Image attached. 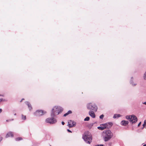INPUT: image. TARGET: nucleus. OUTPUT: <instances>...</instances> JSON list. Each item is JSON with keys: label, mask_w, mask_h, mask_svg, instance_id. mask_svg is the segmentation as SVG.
<instances>
[{"label": "nucleus", "mask_w": 146, "mask_h": 146, "mask_svg": "<svg viewBox=\"0 0 146 146\" xmlns=\"http://www.w3.org/2000/svg\"><path fill=\"white\" fill-rule=\"evenodd\" d=\"M105 127H103V126H99L97 127V128L100 130H103L105 129Z\"/></svg>", "instance_id": "16"}, {"label": "nucleus", "mask_w": 146, "mask_h": 146, "mask_svg": "<svg viewBox=\"0 0 146 146\" xmlns=\"http://www.w3.org/2000/svg\"><path fill=\"white\" fill-rule=\"evenodd\" d=\"M100 126H103V127H105V129H106V126H105V125H104V124H101L100 125Z\"/></svg>", "instance_id": "23"}, {"label": "nucleus", "mask_w": 146, "mask_h": 146, "mask_svg": "<svg viewBox=\"0 0 146 146\" xmlns=\"http://www.w3.org/2000/svg\"><path fill=\"white\" fill-rule=\"evenodd\" d=\"M15 110H13V112H14V111H15Z\"/></svg>", "instance_id": "39"}, {"label": "nucleus", "mask_w": 146, "mask_h": 146, "mask_svg": "<svg viewBox=\"0 0 146 146\" xmlns=\"http://www.w3.org/2000/svg\"><path fill=\"white\" fill-rule=\"evenodd\" d=\"M25 103L28 106L29 110H31L32 109V108L30 103L28 102H25Z\"/></svg>", "instance_id": "13"}, {"label": "nucleus", "mask_w": 146, "mask_h": 146, "mask_svg": "<svg viewBox=\"0 0 146 146\" xmlns=\"http://www.w3.org/2000/svg\"><path fill=\"white\" fill-rule=\"evenodd\" d=\"M22 140V138L21 137H18L15 139V140L16 141H19Z\"/></svg>", "instance_id": "17"}, {"label": "nucleus", "mask_w": 146, "mask_h": 146, "mask_svg": "<svg viewBox=\"0 0 146 146\" xmlns=\"http://www.w3.org/2000/svg\"><path fill=\"white\" fill-rule=\"evenodd\" d=\"M104 133H105L104 138L105 141H109L113 137V133L110 130L104 131Z\"/></svg>", "instance_id": "3"}, {"label": "nucleus", "mask_w": 146, "mask_h": 146, "mask_svg": "<svg viewBox=\"0 0 146 146\" xmlns=\"http://www.w3.org/2000/svg\"><path fill=\"white\" fill-rule=\"evenodd\" d=\"M141 122H140L139 123V124H138V127H139V126H140V125L141 124Z\"/></svg>", "instance_id": "27"}, {"label": "nucleus", "mask_w": 146, "mask_h": 146, "mask_svg": "<svg viewBox=\"0 0 146 146\" xmlns=\"http://www.w3.org/2000/svg\"><path fill=\"white\" fill-rule=\"evenodd\" d=\"M50 146H51V145H50Z\"/></svg>", "instance_id": "40"}, {"label": "nucleus", "mask_w": 146, "mask_h": 146, "mask_svg": "<svg viewBox=\"0 0 146 146\" xmlns=\"http://www.w3.org/2000/svg\"><path fill=\"white\" fill-rule=\"evenodd\" d=\"M3 139V137L0 135V141H1Z\"/></svg>", "instance_id": "28"}, {"label": "nucleus", "mask_w": 146, "mask_h": 146, "mask_svg": "<svg viewBox=\"0 0 146 146\" xmlns=\"http://www.w3.org/2000/svg\"><path fill=\"white\" fill-rule=\"evenodd\" d=\"M14 115H16V113H15L14 114Z\"/></svg>", "instance_id": "38"}, {"label": "nucleus", "mask_w": 146, "mask_h": 146, "mask_svg": "<svg viewBox=\"0 0 146 146\" xmlns=\"http://www.w3.org/2000/svg\"><path fill=\"white\" fill-rule=\"evenodd\" d=\"M113 124L112 122H108L104 124V125H105V126L106 127V129H109L110 128L111 126Z\"/></svg>", "instance_id": "9"}, {"label": "nucleus", "mask_w": 146, "mask_h": 146, "mask_svg": "<svg viewBox=\"0 0 146 146\" xmlns=\"http://www.w3.org/2000/svg\"><path fill=\"white\" fill-rule=\"evenodd\" d=\"M13 120H14V119H11L7 120L6 121L7 122H9V121H13Z\"/></svg>", "instance_id": "22"}, {"label": "nucleus", "mask_w": 146, "mask_h": 146, "mask_svg": "<svg viewBox=\"0 0 146 146\" xmlns=\"http://www.w3.org/2000/svg\"><path fill=\"white\" fill-rule=\"evenodd\" d=\"M126 118L127 119L129 120L130 122L132 123H135L137 121V117L134 115L126 116Z\"/></svg>", "instance_id": "4"}, {"label": "nucleus", "mask_w": 146, "mask_h": 146, "mask_svg": "<svg viewBox=\"0 0 146 146\" xmlns=\"http://www.w3.org/2000/svg\"><path fill=\"white\" fill-rule=\"evenodd\" d=\"M87 107L88 110H92L95 112L98 109L97 106L94 104H88L87 105Z\"/></svg>", "instance_id": "5"}, {"label": "nucleus", "mask_w": 146, "mask_h": 146, "mask_svg": "<svg viewBox=\"0 0 146 146\" xmlns=\"http://www.w3.org/2000/svg\"><path fill=\"white\" fill-rule=\"evenodd\" d=\"M142 104H144L146 105V101L145 102H143Z\"/></svg>", "instance_id": "32"}, {"label": "nucleus", "mask_w": 146, "mask_h": 146, "mask_svg": "<svg viewBox=\"0 0 146 146\" xmlns=\"http://www.w3.org/2000/svg\"><path fill=\"white\" fill-rule=\"evenodd\" d=\"M46 112L42 110H38L34 113L35 115L38 116H40L46 114Z\"/></svg>", "instance_id": "6"}, {"label": "nucleus", "mask_w": 146, "mask_h": 146, "mask_svg": "<svg viewBox=\"0 0 146 146\" xmlns=\"http://www.w3.org/2000/svg\"><path fill=\"white\" fill-rule=\"evenodd\" d=\"M0 96H3L4 95H0Z\"/></svg>", "instance_id": "36"}, {"label": "nucleus", "mask_w": 146, "mask_h": 146, "mask_svg": "<svg viewBox=\"0 0 146 146\" xmlns=\"http://www.w3.org/2000/svg\"><path fill=\"white\" fill-rule=\"evenodd\" d=\"M90 119V117H87L84 119L85 121H88Z\"/></svg>", "instance_id": "20"}, {"label": "nucleus", "mask_w": 146, "mask_h": 146, "mask_svg": "<svg viewBox=\"0 0 146 146\" xmlns=\"http://www.w3.org/2000/svg\"><path fill=\"white\" fill-rule=\"evenodd\" d=\"M121 116L120 114H115L113 116V118H118Z\"/></svg>", "instance_id": "15"}, {"label": "nucleus", "mask_w": 146, "mask_h": 146, "mask_svg": "<svg viewBox=\"0 0 146 146\" xmlns=\"http://www.w3.org/2000/svg\"><path fill=\"white\" fill-rule=\"evenodd\" d=\"M67 131L69 132L72 133V131L69 129H67Z\"/></svg>", "instance_id": "26"}, {"label": "nucleus", "mask_w": 146, "mask_h": 146, "mask_svg": "<svg viewBox=\"0 0 146 146\" xmlns=\"http://www.w3.org/2000/svg\"><path fill=\"white\" fill-rule=\"evenodd\" d=\"M131 80L130 81V84L133 86H135L136 85V83H134L133 82L132 80L133 79V77H131Z\"/></svg>", "instance_id": "14"}, {"label": "nucleus", "mask_w": 146, "mask_h": 146, "mask_svg": "<svg viewBox=\"0 0 146 146\" xmlns=\"http://www.w3.org/2000/svg\"><path fill=\"white\" fill-rule=\"evenodd\" d=\"M67 113H68V114H70L71 113H72V111L71 110H69L68 111Z\"/></svg>", "instance_id": "24"}, {"label": "nucleus", "mask_w": 146, "mask_h": 146, "mask_svg": "<svg viewBox=\"0 0 146 146\" xmlns=\"http://www.w3.org/2000/svg\"><path fill=\"white\" fill-rule=\"evenodd\" d=\"M82 138L86 143L90 144L92 140V135L89 131H85L83 135Z\"/></svg>", "instance_id": "2"}, {"label": "nucleus", "mask_w": 146, "mask_h": 146, "mask_svg": "<svg viewBox=\"0 0 146 146\" xmlns=\"http://www.w3.org/2000/svg\"><path fill=\"white\" fill-rule=\"evenodd\" d=\"M95 146H103V145H96Z\"/></svg>", "instance_id": "30"}, {"label": "nucleus", "mask_w": 146, "mask_h": 146, "mask_svg": "<svg viewBox=\"0 0 146 146\" xmlns=\"http://www.w3.org/2000/svg\"><path fill=\"white\" fill-rule=\"evenodd\" d=\"M104 117V115L103 114H102L100 116V119H102Z\"/></svg>", "instance_id": "21"}, {"label": "nucleus", "mask_w": 146, "mask_h": 146, "mask_svg": "<svg viewBox=\"0 0 146 146\" xmlns=\"http://www.w3.org/2000/svg\"><path fill=\"white\" fill-rule=\"evenodd\" d=\"M2 111V110L1 109H0V113H1Z\"/></svg>", "instance_id": "33"}, {"label": "nucleus", "mask_w": 146, "mask_h": 146, "mask_svg": "<svg viewBox=\"0 0 146 146\" xmlns=\"http://www.w3.org/2000/svg\"><path fill=\"white\" fill-rule=\"evenodd\" d=\"M24 100V98L22 99L21 101H20V102H21L23 100Z\"/></svg>", "instance_id": "34"}, {"label": "nucleus", "mask_w": 146, "mask_h": 146, "mask_svg": "<svg viewBox=\"0 0 146 146\" xmlns=\"http://www.w3.org/2000/svg\"><path fill=\"white\" fill-rule=\"evenodd\" d=\"M76 123L74 121L70 120L68 122V126L69 128L74 127L76 125Z\"/></svg>", "instance_id": "8"}, {"label": "nucleus", "mask_w": 146, "mask_h": 146, "mask_svg": "<svg viewBox=\"0 0 146 146\" xmlns=\"http://www.w3.org/2000/svg\"><path fill=\"white\" fill-rule=\"evenodd\" d=\"M68 115V113L67 112V113H66L64 114V115L63 116L64 117H66V116Z\"/></svg>", "instance_id": "25"}, {"label": "nucleus", "mask_w": 146, "mask_h": 146, "mask_svg": "<svg viewBox=\"0 0 146 146\" xmlns=\"http://www.w3.org/2000/svg\"><path fill=\"white\" fill-rule=\"evenodd\" d=\"M129 122L127 121L123 120L121 121V124L123 126H126L128 124Z\"/></svg>", "instance_id": "12"}, {"label": "nucleus", "mask_w": 146, "mask_h": 146, "mask_svg": "<svg viewBox=\"0 0 146 146\" xmlns=\"http://www.w3.org/2000/svg\"><path fill=\"white\" fill-rule=\"evenodd\" d=\"M143 127L142 128L143 129L144 127L146 125V120H145L144 121V123L143 124Z\"/></svg>", "instance_id": "19"}, {"label": "nucleus", "mask_w": 146, "mask_h": 146, "mask_svg": "<svg viewBox=\"0 0 146 146\" xmlns=\"http://www.w3.org/2000/svg\"><path fill=\"white\" fill-rule=\"evenodd\" d=\"M143 146H146V144H145L143 145Z\"/></svg>", "instance_id": "37"}, {"label": "nucleus", "mask_w": 146, "mask_h": 146, "mask_svg": "<svg viewBox=\"0 0 146 146\" xmlns=\"http://www.w3.org/2000/svg\"><path fill=\"white\" fill-rule=\"evenodd\" d=\"M54 117H51L47 118L46 119V122L50 124H53L55 123L56 122L57 120Z\"/></svg>", "instance_id": "7"}, {"label": "nucleus", "mask_w": 146, "mask_h": 146, "mask_svg": "<svg viewBox=\"0 0 146 146\" xmlns=\"http://www.w3.org/2000/svg\"><path fill=\"white\" fill-rule=\"evenodd\" d=\"M89 114L92 117L94 118L95 117L96 115L94 111L90 110L89 112Z\"/></svg>", "instance_id": "11"}, {"label": "nucleus", "mask_w": 146, "mask_h": 146, "mask_svg": "<svg viewBox=\"0 0 146 146\" xmlns=\"http://www.w3.org/2000/svg\"><path fill=\"white\" fill-rule=\"evenodd\" d=\"M10 137H13V132L9 131L8 132L6 135L5 137L7 138Z\"/></svg>", "instance_id": "10"}, {"label": "nucleus", "mask_w": 146, "mask_h": 146, "mask_svg": "<svg viewBox=\"0 0 146 146\" xmlns=\"http://www.w3.org/2000/svg\"><path fill=\"white\" fill-rule=\"evenodd\" d=\"M93 123H91L90 124V125H91V126H93Z\"/></svg>", "instance_id": "35"}, {"label": "nucleus", "mask_w": 146, "mask_h": 146, "mask_svg": "<svg viewBox=\"0 0 146 146\" xmlns=\"http://www.w3.org/2000/svg\"><path fill=\"white\" fill-rule=\"evenodd\" d=\"M22 119L23 120H25L26 119V116L25 115H22Z\"/></svg>", "instance_id": "18"}, {"label": "nucleus", "mask_w": 146, "mask_h": 146, "mask_svg": "<svg viewBox=\"0 0 146 146\" xmlns=\"http://www.w3.org/2000/svg\"><path fill=\"white\" fill-rule=\"evenodd\" d=\"M3 101V99L2 98H0V102Z\"/></svg>", "instance_id": "29"}, {"label": "nucleus", "mask_w": 146, "mask_h": 146, "mask_svg": "<svg viewBox=\"0 0 146 146\" xmlns=\"http://www.w3.org/2000/svg\"><path fill=\"white\" fill-rule=\"evenodd\" d=\"M63 108L58 106H55L53 107L51 112V117H54L56 115L61 113L63 111Z\"/></svg>", "instance_id": "1"}, {"label": "nucleus", "mask_w": 146, "mask_h": 146, "mask_svg": "<svg viewBox=\"0 0 146 146\" xmlns=\"http://www.w3.org/2000/svg\"><path fill=\"white\" fill-rule=\"evenodd\" d=\"M61 123H62V125H64V124H65L64 122H63V121H62V122Z\"/></svg>", "instance_id": "31"}]
</instances>
